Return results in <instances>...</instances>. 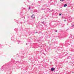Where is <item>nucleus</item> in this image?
Masks as SVG:
<instances>
[{"label":"nucleus","instance_id":"1","mask_svg":"<svg viewBox=\"0 0 74 74\" xmlns=\"http://www.w3.org/2000/svg\"><path fill=\"white\" fill-rule=\"evenodd\" d=\"M51 70L52 71H54L55 70V69L53 68H52Z\"/></svg>","mask_w":74,"mask_h":74},{"label":"nucleus","instance_id":"2","mask_svg":"<svg viewBox=\"0 0 74 74\" xmlns=\"http://www.w3.org/2000/svg\"><path fill=\"white\" fill-rule=\"evenodd\" d=\"M31 16L32 18H34L35 17V16H34V15H32V16Z\"/></svg>","mask_w":74,"mask_h":74},{"label":"nucleus","instance_id":"3","mask_svg":"<svg viewBox=\"0 0 74 74\" xmlns=\"http://www.w3.org/2000/svg\"><path fill=\"white\" fill-rule=\"evenodd\" d=\"M67 6V5L66 4H65L64 5V7H66Z\"/></svg>","mask_w":74,"mask_h":74},{"label":"nucleus","instance_id":"4","mask_svg":"<svg viewBox=\"0 0 74 74\" xmlns=\"http://www.w3.org/2000/svg\"><path fill=\"white\" fill-rule=\"evenodd\" d=\"M60 1H64V0H60Z\"/></svg>","mask_w":74,"mask_h":74},{"label":"nucleus","instance_id":"5","mask_svg":"<svg viewBox=\"0 0 74 74\" xmlns=\"http://www.w3.org/2000/svg\"><path fill=\"white\" fill-rule=\"evenodd\" d=\"M59 15H61V14L60 13V14H59Z\"/></svg>","mask_w":74,"mask_h":74},{"label":"nucleus","instance_id":"6","mask_svg":"<svg viewBox=\"0 0 74 74\" xmlns=\"http://www.w3.org/2000/svg\"><path fill=\"white\" fill-rule=\"evenodd\" d=\"M56 32H58V31L57 30L56 31Z\"/></svg>","mask_w":74,"mask_h":74},{"label":"nucleus","instance_id":"7","mask_svg":"<svg viewBox=\"0 0 74 74\" xmlns=\"http://www.w3.org/2000/svg\"><path fill=\"white\" fill-rule=\"evenodd\" d=\"M29 10H30V8H29Z\"/></svg>","mask_w":74,"mask_h":74}]
</instances>
